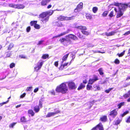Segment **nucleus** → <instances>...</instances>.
<instances>
[{"instance_id":"obj_62","label":"nucleus","mask_w":130,"mask_h":130,"mask_svg":"<svg viewBox=\"0 0 130 130\" xmlns=\"http://www.w3.org/2000/svg\"><path fill=\"white\" fill-rule=\"evenodd\" d=\"M50 93L52 95H55V92L54 90H52L50 92Z\"/></svg>"},{"instance_id":"obj_13","label":"nucleus","mask_w":130,"mask_h":130,"mask_svg":"<svg viewBox=\"0 0 130 130\" xmlns=\"http://www.w3.org/2000/svg\"><path fill=\"white\" fill-rule=\"evenodd\" d=\"M51 0H42L40 2V5L42 6H45L50 2Z\"/></svg>"},{"instance_id":"obj_29","label":"nucleus","mask_w":130,"mask_h":130,"mask_svg":"<svg viewBox=\"0 0 130 130\" xmlns=\"http://www.w3.org/2000/svg\"><path fill=\"white\" fill-rule=\"evenodd\" d=\"M28 114L31 115L32 116H33L35 114V113L31 109L29 110L28 111Z\"/></svg>"},{"instance_id":"obj_6","label":"nucleus","mask_w":130,"mask_h":130,"mask_svg":"<svg viewBox=\"0 0 130 130\" xmlns=\"http://www.w3.org/2000/svg\"><path fill=\"white\" fill-rule=\"evenodd\" d=\"M59 41L61 43H63L65 42H64L63 43L64 45H68V43L71 42L70 39L69 38H67L66 39L63 38H60L59 39Z\"/></svg>"},{"instance_id":"obj_61","label":"nucleus","mask_w":130,"mask_h":130,"mask_svg":"<svg viewBox=\"0 0 130 130\" xmlns=\"http://www.w3.org/2000/svg\"><path fill=\"white\" fill-rule=\"evenodd\" d=\"M87 46L88 47H92L94 46L93 45H92L91 44L89 43L87 44Z\"/></svg>"},{"instance_id":"obj_10","label":"nucleus","mask_w":130,"mask_h":130,"mask_svg":"<svg viewBox=\"0 0 130 130\" xmlns=\"http://www.w3.org/2000/svg\"><path fill=\"white\" fill-rule=\"evenodd\" d=\"M53 13V11H52L51 14H50V11L43 12L39 15V17L40 18L42 19L43 18H44L46 16H47L48 14L51 15Z\"/></svg>"},{"instance_id":"obj_60","label":"nucleus","mask_w":130,"mask_h":130,"mask_svg":"<svg viewBox=\"0 0 130 130\" xmlns=\"http://www.w3.org/2000/svg\"><path fill=\"white\" fill-rule=\"evenodd\" d=\"M32 87L31 86H30L29 87H28L27 88V89H26V90L27 91H29L30 90H31L32 88Z\"/></svg>"},{"instance_id":"obj_41","label":"nucleus","mask_w":130,"mask_h":130,"mask_svg":"<svg viewBox=\"0 0 130 130\" xmlns=\"http://www.w3.org/2000/svg\"><path fill=\"white\" fill-rule=\"evenodd\" d=\"M93 12L94 13H96L97 10H98V8L96 7H94L92 9Z\"/></svg>"},{"instance_id":"obj_8","label":"nucleus","mask_w":130,"mask_h":130,"mask_svg":"<svg viewBox=\"0 0 130 130\" xmlns=\"http://www.w3.org/2000/svg\"><path fill=\"white\" fill-rule=\"evenodd\" d=\"M43 63V62H38L37 63L36 66L34 67L35 71L38 72L41 68Z\"/></svg>"},{"instance_id":"obj_32","label":"nucleus","mask_w":130,"mask_h":130,"mask_svg":"<svg viewBox=\"0 0 130 130\" xmlns=\"http://www.w3.org/2000/svg\"><path fill=\"white\" fill-rule=\"evenodd\" d=\"M77 35L80 39H82L83 38L84 36L79 32H78L77 33Z\"/></svg>"},{"instance_id":"obj_9","label":"nucleus","mask_w":130,"mask_h":130,"mask_svg":"<svg viewBox=\"0 0 130 130\" xmlns=\"http://www.w3.org/2000/svg\"><path fill=\"white\" fill-rule=\"evenodd\" d=\"M83 3L81 2L77 6L76 8L74 10V12H79L83 7Z\"/></svg>"},{"instance_id":"obj_53","label":"nucleus","mask_w":130,"mask_h":130,"mask_svg":"<svg viewBox=\"0 0 130 130\" xmlns=\"http://www.w3.org/2000/svg\"><path fill=\"white\" fill-rule=\"evenodd\" d=\"M9 101V100H8L4 102L1 103H0V106H2L4 104H6Z\"/></svg>"},{"instance_id":"obj_20","label":"nucleus","mask_w":130,"mask_h":130,"mask_svg":"<svg viewBox=\"0 0 130 130\" xmlns=\"http://www.w3.org/2000/svg\"><path fill=\"white\" fill-rule=\"evenodd\" d=\"M25 7V6L22 4H17V9H22Z\"/></svg>"},{"instance_id":"obj_42","label":"nucleus","mask_w":130,"mask_h":130,"mask_svg":"<svg viewBox=\"0 0 130 130\" xmlns=\"http://www.w3.org/2000/svg\"><path fill=\"white\" fill-rule=\"evenodd\" d=\"M125 51V50H124L120 54H118L117 55H118L119 57H122L124 54Z\"/></svg>"},{"instance_id":"obj_52","label":"nucleus","mask_w":130,"mask_h":130,"mask_svg":"<svg viewBox=\"0 0 130 130\" xmlns=\"http://www.w3.org/2000/svg\"><path fill=\"white\" fill-rule=\"evenodd\" d=\"M114 62L115 64H118L120 62L119 60L117 58L115 60Z\"/></svg>"},{"instance_id":"obj_48","label":"nucleus","mask_w":130,"mask_h":130,"mask_svg":"<svg viewBox=\"0 0 130 130\" xmlns=\"http://www.w3.org/2000/svg\"><path fill=\"white\" fill-rule=\"evenodd\" d=\"M34 27L37 29H39L40 28V26L39 24H36L34 26Z\"/></svg>"},{"instance_id":"obj_35","label":"nucleus","mask_w":130,"mask_h":130,"mask_svg":"<svg viewBox=\"0 0 130 130\" xmlns=\"http://www.w3.org/2000/svg\"><path fill=\"white\" fill-rule=\"evenodd\" d=\"M17 122H13L12 123L10 124L9 125V127L10 128H13L14 126L17 124Z\"/></svg>"},{"instance_id":"obj_57","label":"nucleus","mask_w":130,"mask_h":130,"mask_svg":"<svg viewBox=\"0 0 130 130\" xmlns=\"http://www.w3.org/2000/svg\"><path fill=\"white\" fill-rule=\"evenodd\" d=\"M44 42V40H41L39 41L37 44V45H40L42 44Z\"/></svg>"},{"instance_id":"obj_37","label":"nucleus","mask_w":130,"mask_h":130,"mask_svg":"<svg viewBox=\"0 0 130 130\" xmlns=\"http://www.w3.org/2000/svg\"><path fill=\"white\" fill-rule=\"evenodd\" d=\"M49 16H47L45 17L44 18H43L42 20V22L45 21V22L47 21L49 19Z\"/></svg>"},{"instance_id":"obj_58","label":"nucleus","mask_w":130,"mask_h":130,"mask_svg":"<svg viewBox=\"0 0 130 130\" xmlns=\"http://www.w3.org/2000/svg\"><path fill=\"white\" fill-rule=\"evenodd\" d=\"M31 27L30 26L27 27L26 28V31L27 32H29L30 31Z\"/></svg>"},{"instance_id":"obj_47","label":"nucleus","mask_w":130,"mask_h":130,"mask_svg":"<svg viewBox=\"0 0 130 130\" xmlns=\"http://www.w3.org/2000/svg\"><path fill=\"white\" fill-rule=\"evenodd\" d=\"M130 96L129 94L128 93H125L123 95V96L125 99H126L129 97Z\"/></svg>"},{"instance_id":"obj_19","label":"nucleus","mask_w":130,"mask_h":130,"mask_svg":"<svg viewBox=\"0 0 130 130\" xmlns=\"http://www.w3.org/2000/svg\"><path fill=\"white\" fill-rule=\"evenodd\" d=\"M85 87V86L84 84H83V83H81L78 87L77 89L78 90H79L84 88Z\"/></svg>"},{"instance_id":"obj_25","label":"nucleus","mask_w":130,"mask_h":130,"mask_svg":"<svg viewBox=\"0 0 130 130\" xmlns=\"http://www.w3.org/2000/svg\"><path fill=\"white\" fill-rule=\"evenodd\" d=\"M122 121V119H118L116 121H114V122L115 123L114 124L116 125H117L119 124Z\"/></svg>"},{"instance_id":"obj_33","label":"nucleus","mask_w":130,"mask_h":130,"mask_svg":"<svg viewBox=\"0 0 130 130\" xmlns=\"http://www.w3.org/2000/svg\"><path fill=\"white\" fill-rule=\"evenodd\" d=\"M9 6L10 7L17 9V4L11 3L9 4Z\"/></svg>"},{"instance_id":"obj_59","label":"nucleus","mask_w":130,"mask_h":130,"mask_svg":"<svg viewBox=\"0 0 130 130\" xmlns=\"http://www.w3.org/2000/svg\"><path fill=\"white\" fill-rule=\"evenodd\" d=\"M26 93H23L22 94L20 95V97L21 98H23L25 96Z\"/></svg>"},{"instance_id":"obj_24","label":"nucleus","mask_w":130,"mask_h":130,"mask_svg":"<svg viewBox=\"0 0 130 130\" xmlns=\"http://www.w3.org/2000/svg\"><path fill=\"white\" fill-rule=\"evenodd\" d=\"M75 18L74 16H72L70 17H66V21H69L74 19Z\"/></svg>"},{"instance_id":"obj_43","label":"nucleus","mask_w":130,"mask_h":130,"mask_svg":"<svg viewBox=\"0 0 130 130\" xmlns=\"http://www.w3.org/2000/svg\"><path fill=\"white\" fill-rule=\"evenodd\" d=\"M108 11H105L102 13V15L104 17H106L108 14Z\"/></svg>"},{"instance_id":"obj_17","label":"nucleus","mask_w":130,"mask_h":130,"mask_svg":"<svg viewBox=\"0 0 130 130\" xmlns=\"http://www.w3.org/2000/svg\"><path fill=\"white\" fill-rule=\"evenodd\" d=\"M123 14V12L119 9V12L116 15V17L118 18L122 16Z\"/></svg>"},{"instance_id":"obj_3","label":"nucleus","mask_w":130,"mask_h":130,"mask_svg":"<svg viewBox=\"0 0 130 130\" xmlns=\"http://www.w3.org/2000/svg\"><path fill=\"white\" fill-rule=\"evenodd\" d=\"M76 28L79 30H81V32L84 35L87 36L89 35L90 34V32L88 31H86L87 28L85 26L80 25L77 26Z\"/></svg>"},{"instance_id":"obj_39","label":"nucleus","mask_w":130,"mask_h":130,"mask_svg":"<svg viewBox=\"0 0 130 130\" xmlns=\"http://www.w3.org/2000/svg\"><path fill=\"white\" fill-rule=\"evenodd\" d=\"M69 35H72L73 37H71V38L73 39L74 40L77 39V37L76 36L74 35L70 34Z\"/></svg>"},{"instance_id":"obj_26","label":"nucleus","mask_w":130,"mask_h":130,"mask_svg":"<svg viewBox=\"0 0 130 130\" xmlns=\"http://www.w3.org/2000/svg\"><path fill=\"white\" fill-rule=\"evenodd\" d=\"M92 88V87L91 85H90V84H88L86 86V89L87 90L89 91L91 90Z\"/></svg>"},{"instance_id":"obj_55","label":"nucleus","mask_w":130,"mask_h":130,"mask_svg":"<svg viewBox=\"0 0 130 130\" xmlns=\"http://www.w3.org/2000/svg\"><path fill=\"white\" fill-rule=\"evenodd\" d=\"M94 87V88H96V89L95 90V91L96 90H101V88L98 85L96 86L95 87Z\"/></svg>"},{"instance_id":"obj_21","label":"nucleus","mask_w":130,"mask_h":130,"mask_svg":"<svg viewBox=\"0 0 130 130\" xmlns=\"http://www.w3.org/2000/svg\"><path fill=\"white\" fill-rule=\"evenodd\" d=\"M14 46V45L13 43H10L7 47V50L8 51L11 50L13 47Z\"/></svg>"},{"instance_id":"obj_31","label":"nucleus","mask_w":130,"mask_h":130,"mask_svg":"<svg viewBox=\"0 0 130 130\" xmlns=\"http://www.w3.org/2000/svg\"><path fill=\"white\" fill-rule=\"evenodd\" d=\"M129 113V111L128 110H127L125 111L122 114L120 115V116H121L122 117H123L125 116V115H126L128 113Z\"/></svg>"},{"instance_id":"obj_12","label":"nucleus","mask_w":130,"mask_h":130,"mask_svg":"<svg viewBox=\"0 0 130 130\" xmlns=\"http://www.w3.org/2000/svg\"><path fill=\"white\" fill-rule=\"evenodd\" d=\"M99 79L97 76L95 75L93 79H90L88 81V84L92 85L95 82Z\"/></svg>"},{"instance_id":"obj_49","label":"nucleus","mask_w":130,"mask_h":130,"mask_svg":"<svg viewBox=\"0 0 130 130\" xmlns=\"http://www.w3.org/2000/svg\"><path fill=\"white\" fill-rule=\"evenodd\" d=\"M6 57H9L11 55V52H10V51L6 52Z\"/></svg>"},{"instance_id":"obj_27","label":"nucleus","mask_w":130,"mask_h":130,"mask_svg":"<svg viewBox=\"0 0 130 130\" xmlns=\"http://www.w3.org/2000/svg\"><path fill=\"white\" fill-rule=\"evenodd\" d=\"M37 22V21H31L30 22V25L31 26H34L35 25Z\"/></svg>"},{"instance_id":"obj_63","label":"nucleus","mask_w":130,"mask_h":130,"mask_svg":"<svg viewBox=\"0 0 130 130\" xmlns=\"http://www.w3.org/2000/svg\"><path fill=\"white\" fill-rule=\"evenodd\" d=\"M39 90V88H35L34 90V92L35 93H36Z\"/></svg>"},{"instance_id":"obj_18","label":"nucleus","mask_w":130,"mask_h":130,"mask_svg":"<svg viewBox=\"0 0 130 130\" xmlns=\"http://www.w3.org/2000/svg\"><path fill=\"white\" fill-rule=\"evenodd\" d=\"M57 19L59 21H66V17L60 15L57 17Z\"/></svg>"},{"instance_id":"obj_5","label":"nucleus","mask_w":130,"mask_h":130,"mask_svg":"<svg viewBox=\"0 0 130 130\" xmlns=\"http://www.w3.org/2000/svg\"><path fill=\"white\" fill-rule=\"evenodd\" d=\"M69 88L70 89H75L76 88V86L75 83L72 81L69 82L68 83Z\"/></svg>"},{"instance_id":"obj_4","label":"nucleus","mask_w":130,"mask_h":130,"mask_svg":"<svg viewBox=\"0 0 130 130\" xmlns=\"http://www.w3.org/2000/svg\"><path fill=\"white\" fill-rule=\"evenodd\" d=\"M104 130L103 126L101 122L93 127L90 130Z\"/></svg>"},{"instance_id":"obj_23","label":"nucleus","mask_w":130,"mask_h":130,"mask_svg":"<svg viewBox=\"0 0 130 130\" xmlns=\"http://www.w3.org/2000/svg\"><path fill=\"white\" fill-rule=\"evenodd\" d=\"M116 32V31H112L108 33H106V35L107 36H110L114 35Z\"/></svg>"},{"instance_id":"obj_56","label":"nucleus","mask_w":130,"mask_h":130,"mask_svg":"<svg viewBox=\"0 0 130 130\" xmlns=\"http://www.w3.org/2000/svg\"><path fill=\"white\" fill-rule=\"evenodd\" d=\"M127 123H130V116H129L127 118L125 121Z\"/></svg>"},{"instance_id":"obj_36","label":"nucleus","mask_w":130,"mask_h":130,"mask_svg":"<svg viewBox=\"0 0 130 130\" xmlns=\"http://www.w3.org/2000/svg\"><path fill=\"white\" fill-rule=\"evenodd\" d=\"M55 24L58 27H61L63 26L62 23L59 22H55Z\"/></svg>"},{"instance_id":"obj_64","label":"nucleus","mask_w":130,"mask_h":130,"mask_svg":"<svg viewBox=\"0 0 130 130\" xmlns=\"http://www.w3.org/2000/svg\"><path fill=\"white\" fill-rule=\"evenodd\" d=\"M58 61H56L54 62V65H55V66H56V67H57L58 66Z\"/></svg>"},{"instance_id":"obj_14","label":"nucleus","mask_w":130,"mask_h":130,"mask_svg":"<svg viewBox=\"0 0 130 130\" xmlns=\"http://www.w3.org/2000/svg\"><path fill=\"white\" fill-rule=\"evenodd\" d=\"M59 111H55L54 112H49L48 113L47 115L46 116V117L48 118L52 116H54L55 115L58 114V113H59Z\"/></svg>"},{"instance_id":"obj_38","label":"nucleus","mask_w":130,"mask_h":130,"mask_svg":"<svg viewBox=\"0 0 130 130\" xmlns=\"http://www.w3.org/2000/svg\"><path fill=\"white\" fill-rule=\"evenodd\" d=\"M98 71L99 72L100 75H102L104 74V73L103 72V70L102 68H99Z\"/></svg>"},{"instance_id":"obj_28","label":"nucleus","mask_w":130,"mask_h":130,"mask_svg":"<svg viewBox=\"0 0 130 130\" xmlns=\"http://www.w3.org/2000/svg\"><path fill=\"white\" fill-rule=\"evenodd\" d=\"M125 105V102H121L120 103L118 104L117 105L118 109H120L121 108V107Z\"/></svg>"},{"instance_id":"obj_44","label":"nucleus","mask_w":130,"mask_h":130,"mask_svg":"<svg viewBox=\"0 0 130 130\" xmlns=\"http://www.w3.org/2000/svg\"><path fill=\"white\" fill-rule=\"evenodd\" d=\"M68 33V32L67 31L63 32L62 33H61L60 34L58 35L59 36H59V37L60 36L64 35L65 34H67Z\"/></svg>"},{"instance_id":"obj_51","label":"nucleus","mask_w":130,"mask_h":130,"mask_svg":"<svg viewBox=\"0 0 130 130\" xmlns=\"http://www.w3.org/2000/svg\"><path fill=\"white\" fill-rule=\"evenodd\" d=\"M113 89V88H109L108 89L106 90H105V91L106 93H108L112 89Z\"/></svg>"},{"instance_id":"obj_1","label":"nucleus","mask_w":130,"mask_h":130,"mask_svg":"<svg viewBox=\"0 0 130 130\" xmlns=\"http://www.w3.org/2000/svg\"><path fill=\"white\" fill-rule=\"evenodd\" d=\"M55 91L58 93H61L62 94L67 93L68 91V87L66 84V82L63 83L57 86Z\"/></svg>"},{"instance_id":"obj_16","label":"nucleus","mask_w":130,"mask_h":130,"mask_svg":"<svg viewBox=\"0 0 130 130\" xmlns=\"http://www.w3.org/2000/svg\"><path fill=\"white\" fill-rule=\"evenodd\" d=\"M20 120L21 122L23 123H26L28 121L26 118L24 116H22L21 117Z\"/></svg>"},{"instance_id":"obj_54","label":"nucleus","mask_w":130,"mask_h":130,"mask_svg":"<svg viewBox=\"0 0 130 130\" xmlns=\"http://www.w3.org/2000/svg\"><path fill=\"white\" fill-rule=\"evenodd\" d=\"M113 11H111L110 13L109 14L108 16L109 17H112L113 16H114V15H113Z\"/></svg>"},{"instance_id":"obj_15","label":"nucleus","mask_w":130,"mask_h":130,"mask_svg":"<svg viewBox=\"0 0 130 130\" xmlns=\"http://www.w3.org/2000/svg\"><path fill=\"white\" fill-rule=\"evenodd\" d=\"M100 120L103 122H106L107 120V116L106 115H104L102 116L100 119Z\"/></svg>"},{"instance_id":"obj_50","label":"nucleus","mask_w":130,"mask_h":130,"mask_svg":"<svg viewBox=\"0 0 130 130\" xmlns=\"http://www.w3.org/2000/svg\"><path fill=\"white\" fill-rule=\"evenodd\" d=\"M19 57L21 58L26 59L27 58L26 56L22 55H20Z\"/></svg>"},{"instance_id":"obj_2","label":"nucleus","mask_w":130,"mask_h":130,"mask_svg":"<svg viewBox=\"0 0 130 130\" xmlns=\"http://www.w3.org/2000/svg\"><path fill=\"white\" fill-rule=\"evenodd\" d=\"M44 101L43 98H41L39 100L38 105H36L34 107V110L35 113L38 112L40 110V109L43 107V102Z\"/></svg>"},{"instance_id":"obj_11","label":"nucleus","mask_w":130,"mask_h":130,"mask_svg":"<svg viewBox=\"0 0 130 130\" xmlns=\"http://www.w3.org/2000/svg\"><path fill=\"white\" fill-rule=\"evenodd\" d=\"M127 8L126 3H121L120 6L118 8L119 9L123 12Z\"/></svg>"},{"instance_id":"obj_46","label":"nucleus","mask_w":130,"mask_h":130,"mask_svg":"<svg viewBox=\"0 0 130 130\" xmlns=\"http://www.w3.org/2000/svg\"><path fill=\"white\" fill-rule=\"evenodd\" d=\"M15 66V64L14 63H11L9 65V67L10 68H12L13 67H14Z\"/></svg>"},{"instance_id":"obj_7","label":"nucleus","mask_w":130,"mask_h":130,"mask_svg":"<svg viewBox=\"0 0 130 130\" xmlns=\"http://www.w3.org/2000/svg\"><path fill=\"white\" fill-rule=\"evenodd\" d=\"M118 110L114 109L110 111L109 115L113 118H115L118 115Z\"/></svg>"},{"instance_id":"obj_30","label":"nucleus","mask_w":130,"mask_h":130,"mask_svg":"<svg viewBox=\"0 0 130 130\" xmlns=\"http://www.w3.org/2000/svg\"><path fill=\"white\" fill-rule=\"evenodd\" d=\"M49 55L48 54H43L42 55V58L43 59H46L47 58H49Z\"/></svg>"},{"instance_id":"obj_40","label":"nucleus","mask_w":130,"mask_h":130,"mask_svg":"<svg viewBox=\"0 0 130 130\" xmlns=\"http://www.w3.org/2000/svg\"><path fill=\"white\" fill-rule=\"evenodd\" d=\"M68 64L69 63L68 62L66 63H64V64L63 65H61V66L60 67V68H61L62 69H63L64 68L65 66H67Z\"/></svg>"},{"instance_id":"obj_34","label":"nucleus","mask_w":130,"mask_h":130,"mask_svg":"<svg viewBox=\"0 0 130 130\" xmlns=\"http://www.w3.org/2000/svg\"><path fill=\"white\" fill-rule=\"evenodd\" d=\"M86 17L87 19H90L92 18L91 15L88 13L86 14Z\"/></svg>"},{"instance_id":"obj_22","label":"nucleus","mask_w":130,"mask_h":130,"mask_svg":"<svg viewBox=\"0 0 130 130\" xmlns=\"http://www.w3.org/2000/svg\"><path fill=\"white\" fill-rule=\"evenodd\" d=\"M69 55V53H68V54L63 56V57L62 58V63H63L64 61H65L67 60Z\"/></svg>"},{"instance_id":"obj_45","label":"nucleus","mask_w":130,"mask_h":130,"mask_svg":"<svg viewBox=\"0 0 130 130\" xmlns=\"http://www.w3.org/2000/svg\"><path fill=\"white\" fill-rule=\"evenodd\" d=\"M121 3H115L113 4H112V5H113L114 6H117L119 7H120V6L121 4Z\"/></svg>"}]
</instances>
